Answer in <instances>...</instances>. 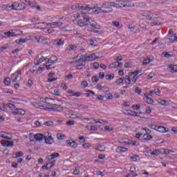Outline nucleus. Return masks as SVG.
<instances>
[{"label":"nucleus","instance_id":"obj_1","mask_svg":"<svg viewBox=\"0 0 177 177\" xmlns=\"http://www.w3.org/2000/svg\"><path fill=\"white\" fill-rule=\"evenodd\" d=\"M113 4L111 2H105L102 4V8H97L98 10H95L96 13H111L113 12Z\"/></svg>","mask_w":177,"mask_h":177},{"label":"nucleus","instance_id":"obj_2","mask_svg":"<svg viewBox=\"0 0 177 177\" xmlns=\"http://www.w3.org/2000/svg\"><path fill=\"white\" fill-rule=\"evenodd\" d=\"M75 63V66L77 70H82L84 67H85L86 64V61H85V59L84 58L83 55L81 56V57L74 62H71V63Z\"/></svg>","mask_w":177,"mask_h":177},{"label":"nucleus","instance_id":"obj_3","mask_svg":"<svg viewBox=\"0 0 177 177\" xmlns=\"http://www.w3.org/2000/svg\"><path fill=\"white\" fill-rule=\"evenodd\" d=\"M35 38L38 44H41L42 45H49L50 44L49 39L46 38L44 36H40L39 37H35Z\"/></svg>","mask_w":177,"mask_h":177},{"label":"nucleus","instance_id":"obj_4","mask_svg":"<svg viewBox=\"0 0 177 177\" xmlns=\"http://www.w3.org/2000/svg\"><path fill=\"white\" fill-rule=\"evenodd\" d=\"M80 17L83 21H84L87 24H88V23H91V17H89V15H88V14L84 12H81V14H80V15L77 17V19Z\"/></svg>","mask_w":177,"mask_h":177},{"label":"nucleus","instance_id":"obj_5","mask_svg":"<svg viewBox=\"0 0 177 177\" xmlns=\"http://www.w3.org/2000/svg\"><path fill=\"white\" fill-rule=\"evenodd\" d=\"M78 9H81V10H88L90 12V10H93V9H96V6H94L93 7H89V6L84 4L82 6L78 5L77 6Z\"/></svg>","mask_w":177,"mask_h":177},{"label":"nucleus","instance_id":"obj_6","mask_svg":"<svg viewBox=\"0 0 177 177\" xmlns=\"http://www.w3.org/2000/svg\"><path fill=\"white\" fill-rule=\"evenodd\" d=\"M1 145H2L3 147H12V146L15 145V142L13 141L2 140H1Z\"/></svg>","mask_w":177,"mask_h":177},{"label":"nucleus","instance_id":"obj_7","mask_svg":"<svg viewBox=\"0 0 177 177\" xmlns=\"http://www.w3.org/2000/svg\"><path fill=\"white\" fill-rule=\"evenodd\" d=\"M82 56L86 62H92L96 59L95 58L96 55L95 54H91L89 55H87L86 54H85V55H82Z\"/></svg>","mask_w":177,"mask_h":177},{"label":"nucleus","instance_id":"obj_8","mask_svg":"<svg viewBox=\"0 0 177 177\" xmlns=\"http://www.w3.org/2000/svg\"><path fill=\"white\" fill-rule=\"evenodd\" d=\"M12 114L14 115H17V114L19 115H24L26 114V111L23 110L22 109L16 108L15 111L12 112Z\"/></svg>","mask_w":177,"mask_h":177},{"label":"nucleus","instance_id":"obj_9","mask_svg":"<svg viewBox=\"0 0 177 177\" xmlns=\"http://www.w3.org/2000/svg\"><path fill=\"white\" fill-rule=\"evenodd\" d=\"M66 143L67 145H69L71 147H73V149H77V147H78V144L77 143V142L73 140H66Z\"/></svg>","mask_w":177,"mask_h":177},{"label":"nucleus","instance_id":"obj_10","mask_svg":"<svg viewBox=\"0 0 177 177\" xmlns=\"http://www.w3.org/2000/svg\"><path fill=\"white\" fill-rule=\"evenodd\" d=\"M46 60H48V58H45L44 56H41L40 58H39V59L35 60V66H39L41 63L45 61L46 62Z\"/></svg>","mask_w":177,"mask_h":177},{"label":"nucleus","instance_id":"obj_11","mask_svg":"<svg viewBox=\"0 0 177 177\" xmlns=\"http://www.w3.org/2000/svg\"><path fill=\"white\" fill-rule=\"evenodd\" d=\"M57 62V57L53 55L50 57V59L47 58L46 64H48L49 63H53V64H55Z\"/></svg>","mask_w":177,"mask_h":177},{"label":"nucleus","instance_id":"obj_12","mask_svg":"<svg viewBox=\"0 0 177 177\" xmlns=\"http://www.w3.org/2000/svg\"><path fill=\"white\" fill-rule=\"evenodd\" d=\"M53 45H57V46H63V45H64V41L58 38L53 41Z\"/></svg>","mask_w":177,"mask_h":177},{"label":"nucleus","instance_id":"obj_13","mask_svg":"<svg viewBox=\"0 0 177 177\" xmlns=\"http://www.w3.org/2000/svg\"><path fill=\"white\" fill-rule=\"evenodd\" d=\"M21 6V3H13L11 6H9L8 8L11 9V10H17V8H20Z\"/></svg>","mask_w":177,"mask_h":177},{"label":"nucleus","instance_id":"obj_14","mask_svg":"<svg viewBox=\"0 0 177 177\" xmlns=\"http://www.w3.org/2000/svg\"><path fill=\"white\" fill-rule=\"evenodd\" d=\"M7 135H9V133L2 131L0 133V138H2L3 139H7L8 140H10L12 139V136H7Z\"/></svg>","mask_w":177,"mask_h":177},{"label":"nucleus","instance_id":"obj_15","mask_svg":"<svg viewBox=\"0 0 177 177\" xmlns=\"http://www.w3.org/2000/svg\"><path fill=\"white\" fill-rule=\"evenodd\" d=\"M35 140L38 142H41V140H43V139H45V136L41 133L35 134L34 136Z\"/></svg>","mask_w":177,"mask_h":177},{"label":"nucleus","instance_id":"obj_16","mask_svg":"<svg viewBox=\"0 0 177 177\" xmlns=\"http://www.w3.org/2000/svg\"><path fill=\"white\" fill-rule=\"evenodd\" d=\"M131 77H132V76L129 75H126L125 77H123L124 81L126 84V85H131Z\"/></svg>","mask_w":177,"mask_h":177},{"label":"nucleus","instance_id":"obj_17","mask_svg":"<svg viewBox=\"0 0 177 177\" xmlns=\"http://www.w3.org/2000/svg\"><path fill=\"white\" fill-rule=\"evenodd\" d=\"M127 115H131L132 117H140V115H139V113L138 112H135L132 110H128L127 111Z\"/></svg>","mask_w":177,"mask_h":177},{"label":"nucleus","instance_id":"obj_18","mask_svg":"<svg viewBox=\"0 0 177 177\" xmlns=\"http://www.w3.org/2000/svg\"><path fill=\"white\" fill-rule=\"evenodd\" d=\"M44 140L46 145H52V143H53V138H52V136H49L48 138L45 136Z\"/></svg>","mask_w":177,"mask_h":177},{"label":"nucleus","instance_id":"obj_19","mask_svg":"<svg viewBox=\"0 0 177 177\" xmlns=\"http://www.w3.org/2000/svg\"><path fill=\"white\" fill-rule=\"evenodd\" d=\"M77 46L75 44H70L66 49V52H71V50H75Z\"/></svg>","mask_w":177,"mask_h":177},{"label":"nucleus","instance_id":"obj_20","mask_svg":"<svg viewBox=\"0 0 177 177\" xmlns=\"http://www.w3.org/2000/svg\"><path fill=\"white\" fill-rule=\"evenodd\" d=\"M133 6H135V5L131 4L129 1H122V8H132Z\"/></svg>","mask_w":177,"mask_h":177},{"label":"nucleus","instance_id":"obj_21","mask_svg":"<svg viewBox=\"0 0 177 177\" xmlns=\"http://www.w3.org/2000/svg\"><path fill=\"white\" fill-rule=\"evenodd\" d=\"M77 24L80 27H84V26H88V24L83 21L81 18L80 20L77 21Z\"/></svg>","mask_w":177,"mask_h":177},{"label":"nucleus","instance_id":"obj_22","mask_svg":"<svg viewBox=\"0 0 177 177\" xmlns=\"http://www.w3.org/2000/svg\"><path fill=\"white\" fill-rule=\"evenodd\" d=\"M169 70L170 73H177L176 65H170L169 66Z\"/></svg>","mask_w":177,"mask_h":177},{"label":"nucleus","instance_id":"obj_23","mask_svg":"<svg viewBox=\"0 0 177 177\" xmlns=\"http://www.w3.org/2000/svg\"><path fill=\"white\" fill-rule=\"evenodd\" d=\"M156 131H158V132L164 133V132H167V128H165L162 126H158Z\"/></svg>","mask_w":177,"mask_h":177},{"label":"nucleus","instance_id":"obj_24","mask_svg":"<svg viewBox=\"0 0 177 177\" xmlns=\"http://www.w3.org/2000/svg\"><path fill=\"white\" fill-rule=\"evenodd\" d=\"M112 7L113 8H122V1L115 3V2H111Z\"/></svg>","mask_w":177,"mask_h":177},{"label":"nucleus","instance_id":"obj_25","mask_svg":"<svg viewBox=\"0 0 177 177\" xmlns=\"http://www.w3.org/2000/svg\"><path fill=\"white\" fill-rule=\"evenodd\" d=\"M140 73H142V69L137 70L134 72H130L129 73V74L130 77H132L133 75H136V77H138V75L140 74Z\"/></svg>","mask_w":177,"mask_h":177},{"label":"nucleus","instance_id":"obj_26","mask_svg":"<svg viewBox=\"0 0 177 177\" xmlns=\"http://www.w3.org/2000/svg\"><path fill=\"white\" fill-rule=\"evenodd\" d=\"M128 149L124 147H118L117 149L118 153H125V151H127Z\"/></svg>","mask_w":177,"mask_h":177},{"label":"nucleus","instance_id":"obj_27","mask_svg":"<svg viewBox=\"0 0 177 177\" xmlns=\"http://www.w3.org/2000/svg\"><path fill=\"white\" fill-rule=\"evenodd\" d=\"M50 64L48 65L44 64L46 70H52V68H55V64L53 62H50Z\"/></svg>","mask_w":177,"mask_h":177},{"label":"nucleus","instance_id":"obj_28","mask_svg":"<svg viewBox=\"0 0 177 177\" xmlns=\"http://www.w3.org/2000/svg\"><path fill=\"white\" fill-rule=\"evenodd\" d=\"M153 139V136H150V134H144L143 140H151Z\"/></svg>","mask_w":177,"mask_h":177},{"label":"nucleus","instance_id":"obj_29","mask_svg":"<svg viewBox=\"0 0 177 177\" xmlns=\"http://www.w3.org/2000/svg\"><path fill=\"white\" fill-rule=\"evenodd\" d=\"M26 42H27V40L24 39H19V40L15 41V44H17L18 45H23V44Z\"/></svg>","mask_w":177,"mask_h":177},{"label":"nucleus","instance_id":"obj_30","mask_svg":"<svg viewBox=\"0 0 177 177\" xmlns=\"http://www.w3.org/2000/svg\"><path fill=\"white\" fill-rule=\"evenodd\" d=\"M153 59H151V58H145L142 62V65L143 66H146V64H149V63H150Z\"/></svg>","mask_w":177,"mask_h":177},{"label":"nucleus","instance_id":"obj_31","mask_svg":"<svg viewBox=\"0 0 177 177\" xmlns=\"http://www.w3.org/2000/svg\"><path fill=\"white\" fill-rule=\"evenodd\" d=\"M105 78L106 80H109V81H111V80H114V74L111 73L109 75H106Z\"/></svg>","mask_w":177,"mask_h":177},{"label":"nucleus","instance_id":"obj_32","mask_svg":"<svg viewBox=\"0 0 177 177\" xmlns=\"http://www.w3.org/2000/svg\"><path fill=\"white\" fill-rule=\"evenodd\" d=\"M88 25L92 27H96V26H97V23L95 21V20H92V19L91 18L90 22H88Z\"/></svg>","mask_w":177,"mask_h":177},{"label":"nucleus","instance_id":"obj_33","mask_svg":"<svg viewBox=\"0 0 177 177\" xmlns=\"http://www.w3.org/2000/svg\"><path fill=\"white\" fill-rule=\"evenodd\" d=\"M98 30H99V28L96 26H93L90 28V31H91V32H95L96 34L99 33Z\"/></svg>","mask_w":177,"mask_h":177},{"label":"nucleus","instance_id":"obj_34","mask_svg":"<svg viewBox=\"0 0 177 177\" xmlns=\"http://www.w3.org/2000/svg\"><path fill=\"white\" fill-rule=\"evenodd\" d=\"M169 41H171V42H174L175 41H177V37H176V34L175 35H171L170 36V37L169 38Z\"/></svg>","mask_w":177,"mask_h":177},{"label":"nucleus","instance_id":"obj_35","mask_svg":"<svg viewBox=\"0 0 177 177\" xmlns=\"http://www.w3.org/2000/svg\"><path fill=\"white\" fill-rule=\"evenodd\" d=\"M11 78H12V82H16V81H17V78H19L17 73L12 74Z\"/></svg>","mask_w":177,"mask_h":177},{"label":"nucleus","instance_id":"obj_36","mask_svg":"<svg viewBox=\"0 0 177 177\" xmlns=\"http://www.w3.org/2000/svg\"><path fill=\"white\" fill-rule=\"evenodd\" d=\"M4 35L6 37H15V32L10 31L5 32Z\"/></svg>","mask_w":177,"mask_h":177},{"label":"nucleus","instance_id":"obj_37","mask_svg":"<svg viewBox=\"0 0 177 177\" xmlns=\"http://www.w3.org/2000/svg\"><path fill=\"white\" fill-rule=\"evenodd\" d=\"M160 104H161L162 106H168V104H169V103L168 102V101L165 100H161L159 102Z\"/></svg>","mask_w":177,"mask_h":177},{"label":"nucleus","instance_id":"obj_38","mask_svg":"<svg viewBox=\"0 0 177 177\" xmlns=\"http://www.w3.org/2000/svg\"><path fill=\"white\" fill-rule=\"evenodd\" d=\"M7 107H8V109H10V110H15V109H16V106H15V104H11V103H8L6 104Z\"/></svg>","mask_w":177,"mask_h":177},{"label":"nucleus","instance_id":"obj_39","mask_svg":"<svg viewBox=\"0 0 177 177\" xmlns=\"http://www.w3.org/2000/svg\"><path fill=\"white\" fill-rule=\"evenodd\" d=\"M124 82V77H120L115 82V83L117 84V85H120V84H122Z\"/></svg>","mask_w":177,"mask_h":177},{"label":"nucleus","instance_id":"obj_40","mask_svg":"<svg viewBox=\"0 0 177 177\" xmlns=\"http://www.w3.org/2000/svg\"><path fill=\"white\" fill-rule=\"evenodd\" d=\"M136 8H145V6H146V3H136Z\"/></svg>","mask_w":177,"mask_h":177},{"label":"nucleus","instance_id":"obj_41","mask_svg":"<svg viewBox=\"0 0 177 177\" xmlns=\"http://www.w3.org/2000/svg\"><path fill=\"white\" fill-rule=\"evenodd\" d=\"M88 44L89 45H91V46H96V43H95V40H93V39H89L88 41Z\"/></svg>","mask_w":177,"mask_h":177},{"label":"nucleus","instance_id":"obj_42","mask_svg":"<svg viewBox=\"0 0 177 177\" xmlns=\"http://www.w3.org/2000/svg\"><path fill=\"white\" fill-rule=\"evenodd\" d=\"M161 152L164 153V154H169V153H172V151L167 149H162Z\"/></svg>","mask_w":177,"mask_h":177},{"label":"nucleus","instance_id":"obj_43","mask_svg":"<svg viewBox=\"0 0 177 177\" xmlns=\"http://www.w3.org/2000/svg\"><path fill=\"white\" fill-rule=\"evenodd\" d=\"M118 67V62H115L111 64V68H117Z\"/></svg>","mask_w":177,"mask_h":177},{"label":"nucleus","instance_id":"obj_44","mask_svg":"<svg viewBox=\"0 0 177 177\" xmlns=\"http://www.w3.org/2000/svg\"><path fill=\"white\" fill-rule=\"evenodd\" d=\"M160 151H158V150H157V149H155V150H153V151L151 153V156H158V154H160Z\"/></svg>","mask_w":177,"mask_h":177},{"label":"nucleus","instance_id":"obj_45","mask_svg":"<svg viewBox=\"0 0 177 177\" xmlns=\"http://www.w3.org/2000/svg\"><path fill=\"white\" fill-rule=\"evenodd\" d=\"M4 84L5 85H8V86L10 85V78L9 77L6 78L4 80Z\"/></svg>","mask_w":177,"mask_h":177},{"label":"nucleus","instance_id":"obj_46","mask_svg":"<svg viewBox=\"0 0 177 177\" xmlns=\"http://www.w3.org/2000/svg\"><path fill=\"white\" fill-rule=\"evenodd\" d=\"M44 125H46V127H52L53 125V122L47 121V122L44 123Z\"/></svg>","mask_w":177,"mask_h":177},{"label":"nucleus","instance_id":"obj_47","mask_svg":"<svg viewBox=\"0 0 177 177\" xmlns=\"http://www.w3.org/2000/svg\"><path fill=\"white\" fill-rule=\"evenodd\" d=\"M50 164V162L46 163V165L41 167V169H46V171H48V169H50V168L48 167V165H49Z\"/></svg>","mask_w":177,"mask_h":177},{"label":"nucleus","instance_id":"obj_48","mask_svg":"<svg viewBox=\"0 0 177 177\" xmlns=\"http://www.w3.org/2000/svg\"><path fill=\"white\" fill-rule=\"evenodd\" d=\"M91 81L92 82H99V77H97V76H93Z\"/></svg>","mask_w":177,"mask_h":177},{"label":"nucleus","instance_id":"obj_49","mask_svg":"<svg viewBox=\"0 0 177 177\" xmlns=\"http://www.w3.org/2000/svg\"><path fill=\"white\" fill-rule=\"evenodd\" d=\"M51 156L53 160H55V158H57V157H60V154L59 153H51Z\"/></svg>","mask_w":177,"mask_h":177},{"label":"nucleus","instance_id":"obj_50","mask_svg":"<svg viewBox=\"0 0 177 177\" xmlns=\"http://www.w3.org/2000/svg\"><path fill=\"white\" fill-rule=\"evenodd\" d=\"M147 104H153L154 103V101L153 100V99H151L150 97H147Z\"/></svg>","mask_w":177,"mask_h":177},{"label":"nucleus","instance_id":"obj_51","mask_svg":"<svg viewBox=\"0 0 177 177\" xmlns=\"http://www.w3.org/2000/svg\"><path fill=\"white\" fill-rule=\"evenodd\" d=\"M102 84L103 83H98L96 86L97 89H98V91H102V89H103L104 86L102 85Z\"/></svg>","mask_w":177,"mask_h":177},{"label":"nucleus","instance_id":"obj_52","mask_svg":"<svg viewBox=\"0 0 177 177\" xmlns=\"http://www.w3.org/2000/svg\"><path fill=\"white\" fill-rule=\"evenodd\" d=\"M15 154V157H23V156H24V153L21 151L17 152Z\"/></svg>","mask_w":177,"mask_h":177},{"label":"nucleus","instance_id":"obj_53","mask_svg":"<svg viewBox=\"0 0 177 177\" xmlns=\"http://www.w3.org/2000/svg\"><path fill=\"white\" fill-rule=\"evenodd\" d=\"M87 128H90V131H97V127L96 126H87Z\"/></svg>","mask_w":177,"mask_h":177},{"label":"nucleus","instance_id":"obj_54","mask_svg":"<svg viewBox=\"0 0 177 177\" xmlns=\"http://www.w3.org/2000/svg\"><path fill=\"white\" fill-rule=\"evenodd\" d=\"M135 93H138V95H140V93H142V90L140 88H139V87L136 86L135 88Z\"/></svg>","mask_w":177,"mask_h":177},{"label":"nucleus","instance_id":"obj_55","mask_svg":"<svg viewBox=\"0 0 177 177\" xmlns=\"http://www.w3.org/2000/svg\"><path fill=\"white\" fill-rule=\"evenodd\" d=\"M82 147H84V149H88L91 147V144L89 142H86L82 145Z\"/></svg>","mask_w":177,"mask_h":177},{"label":"nucleus","instance_id":"obj_56","mask_svg":"<svg viewBox=\"0 0 177 177\" xmlns=\"http://www.w3.org/2000/svg\"><path fill=\"white\" fill-rule=\"evenodd\" d=\"M93 67L95 70H97V68H99V62H94L93 64Z\"/></svg>","mask_w":177,"mask_h":177},{"label":"nucleus","instance_id":"obj_57","mask_svg":"<svg viewBox=\"0 0 177 177\" xmlns=\"http://www.w3.org/2000/svg\"><path fill=\"white\" fill-rule=\"evenodd\" d=\"M82 95V93L80 91L75 92L73 94V96H75V97H80V96H81Z\"/></svg>","mask_w":177,"mask_h":177},{"label":"nucleus","instance_id":"obj_58","mask_svg":"<svg viewBox=\"0 0 177 177\" xmlns=\"http://www.w3.org/2000/svg\"><path fill=\"white\" fill-rule=\"evenodd\" d=\"M114 60H116V62H121L122 61V56H118V57H115Z\"/></svg>","mask_w":177,"mask_h":177},{"label":"nucleus","instance_id":"obj_59","mask_svg":"<svg viewBox=\"0 0 177 177\" xmlns=\"http://www.w3.org/2000/svg\"><path fill=\"white\" fill-rule=\"evenodd\" d=\"M112 24H113V26H115V27H120V22L117 21H112Z\"/></svg>","mask_w":177,"mask_h":177},{"label":"nucleus","instance_id":"obj_60","mask_svg":"<svg viewBox=\"0 0 177 177\" xmlns=\"http://www.w3.org/2000/svg\"><path fill=\"white\" fill-rule=\"evenodd\" d=\"M96 150H99V151H103V146L102 145H97L96 146Z\"/></svg>","mask_w":177,"mask_h":177},{"label":"nucleus","instance_id":"obj_61","mask_svg":"<svg viewBox=\"0 0 177 177\" xmlns=\"http://www.w3.org/2000/svg\"><path fill=\"white\" fill-rule=\"evenodd\" d=\"M145 112L147 113V114H150V113H151V109L150 108V106H147L145 108Z\"/></svg>","mask_w":177,"mask_h":177},{"label":"nucleus","instance_id":"obj_62","mask_svg":"<svg viewBox=\"0 0 177 177\" xmlns=\"http://www.w3.org/2000/svg\"><path fill=\"white\" fill-rule=\"evenodd\" d=\"M162 55H164L165 57H172V55H171L168 52L162 53Z\"/></svg>","mask_w":177,"mask_h":177},{"label":"nucleus","instance_id":"obj_63","mask_svg":"<svg viewBox=\"0 0 177 177\" xmlns=\"http://www.w3.org/2000/svg\"><path fill=\"white\" fill-rule=\"evenodd\" d=\"M132 109H136V110H140V105H139V104H133L132 106Z\"/></svg>","mask_w":177,"mask_h":177},{"label":"nucleus","instance_id":"obj_64","mask_svg":"<svg viewBox=\"0 0 177 177\" xmlns=\"http://www.w3.org/2000/svg\"><path fill=\"white\" fill-rule=\"evenodd\" d=\"M66 125H74L75 122L74 120H68L66 122Z\"/></svg>","mask_w":177,"mask_h":177}]
</instances>
